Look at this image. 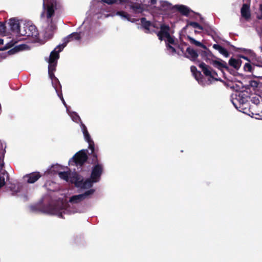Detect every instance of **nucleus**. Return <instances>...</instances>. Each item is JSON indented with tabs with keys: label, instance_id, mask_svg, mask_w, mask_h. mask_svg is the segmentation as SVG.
I'll list each match as a JSON object with an SVG mask.
<instances>
[{
	"label": "nucleus",
	"instance_id": "f257e3e1",
	"mask_svg": "<svg viewBox=\"0 0 262 262\" xmlns=\"http://www.w3.org/2000/svg\"><path fill=\"white\" fill-rule=\"evenodd\" d=\"M62 11H56L53 15L51 17L49 18L47 16L46 10L42 9V12L40 14V17L42 18L46 16L48 23V25L45 30V35L46 37L49 38H51L53 37L54 33L57 29L56 25L53 22V17L55 15H57V16L59 15Z\"/></svg>",
	"mask_w": 262,
	"mask_h": 262
},
{
	"label": "nucleus",
	"instance_id": "f03ea898",
	"mask_svg": "<svg viewBox=\"0 0 262 262\" xmlns=\"http://www.w3.org/2000/svg\"><path fill=\"white\" fill-rule=\"evenodd\" d=\"M88 149H81L77 152L69 160V164L82 167L88 160Z\"/></svg>",
	"mask_w": 262,
	"mask_h": 262
},
{
	"label": "nucleus",
	"instance_id": "7ed1b4c3",
	"mask_svg": "<svg viewBox=\"0 0 262 262\" xmlns=\"http://www.w3.org/2000/svg\"><path fill=\"white\" fill-rule=\"evenodd\" d=\"M187 39L190 41V42L191 44L194 45L197 47H201L206 50L205 51L199 50L198 52L199 54L201 56L202 58L206 62H208V60L209 59V58L210 57H215V56L212 54L211 52L208 49H207V47L202 43H201V42L195 40L193 38L189 35L187 36Z\"/></svg>",
	"mask_w": 262,
	"mask_h": 262
},
{
	"label": "nucleus",
	"instance_id": "20e7f679",
	"mask_svg": "<svg viewBox=\"0 0 262 262\" xmlns=\"http://www.w3.org/2000/svg\"><path fill=\"white\" fill-rule=\"evenodd\" d=\"M64 47H65L62 44L59 45L51 52L48 60V70L56 69L57 64V60L59 58V52H61Z\"/></svg>",
	"mask_w": 262,
	"mask_h": 262
},
{
	"label": "nucleus",
	"instance_id": "39448f33",
	"mask_svg": "<svg viewBox=\"0 0 262 262\" xmlns=\"http://www.w3.org/2000/svg\"><path fill=\"white\" fill-rule=\"evenodd\" d=\"M103 172V164H95L92 167L91 173V179L94 182H98L100 181L101 176Z\"/></svg>",
	"mask_w": 262,
	"mask_h": 262
},
{
	"label": "nucleus",
	"instance_id": "423d86ee",
	"mask_svg": "<svg viewBox=\"0 0 262 262\" xmlns=\"http://www.w3.org/2000/svg\"><path fill=\"white\" fill-rule=\"evenodd\" d=\"M95 189H91L83 193L73 195L70 198L69 202L73 204L78 203L85 199L89 198L95 192Z\"/></svg>",
	"mask_w": 262,
	"mask_h": 262
},
{
	"label": "nucleus",
	"instance_id": "0eeeda50",
	"mask_svg": "<svg viewBox=\"0 0 262 262\" xmlns=\"http://www.w3.org/2000/svg\"><path fill=\"white\" fill-rule=\"evenodd\" d=\"M24 30L20 33V35L27 37H36L38 35L37 28L34 25L25 24Z\"/></svg>",
	"mask_w": 262,
	"mask_h": 262
},
{
	"label": "nucleus",
	"instance_id": "6e6552de",
	"mask_svg": "<svg viewBox=\"0 0 262 262\" xmlns=\"http://www.w3.org/2000/svg\"><path fill=\"white\" fill-rule=\"evenodd\" d=\"M170 30V28L169 25L164 24H161L160 26V31L157 33L159 39L162 41L164 38L169 36Z\"/></svg>",
	"mask_w": 262,
	"mask_h": 262
},
{
	"label": "nucleus",
	"instance_id": "1a4fd4ad",
	"mask_svg": "<svg viewBox=\"0 0 262 262\" xmlns=\"http://www.w3.org/2000/svg\"><path fill=\"white\" fill-rule=\"evenodd\" d=\"M56 71V69L54 70H49L48 74L49 76L50 79L52 80V84L54 88L56 93L61 91V85L60 83V82L58 79L55 77L54 75V72Z\"/></svg>",
	"mask_w": 262,
	"mask_h": 262
},
{
	"label": "nucleus",
	"instance_id": "9d476101",
	"mask_svg": "<svg viewBox=\"0 0 262 262\" xmlns=\"http://www.w3.org/2000/svg\"><path fill=\"white\" fill-rule=\"evenodd\" d=\"M45 1L46 0H43L42 9L46 10L48 17H51L56 11H63V8L60 3L58 2L57 0H55V4L54 3L52 7V12H51V13L49 15L47 8L48 5L47 4H45Z\"/></svg>",
	"mask_w": 262,
	"mask_h": 262
},
{
	"label": "nucleus",
	"instance_id": "9b49d317",
	"mask_svg": "<svg viewBox=\"0 0 262 262\" xmlns=\"http://www.w3.org/2000/svg\"><path fill=\"white\" fill-rule=\"evenodd\" d=\"M199 67L202 69L204 74L206 76H209L212 78H214V76H217V73L214 71H212L211 67L206 65L204 62L199 64Z\"/></svg>",
	"mask_w": 262,
	"mask_h": 262
},
{
	"label": "nucleus",
	"instance_id": "f8f14e48",
	"mask_svg": "<svg viewBox=\"0 0 262 262\" xmlns=\"http://www.w3.org/2000/svg\"><path fill=\"white\" fill-rule=\"evenodd\" d=\"M91 150L90 153H88L89 154V163L91 164H93L95 165V164H100L99 163L98 158V149H96L95 146L93 147V149L92 148H89Z\"/></svg>",
	"mask_w": 262,
	"mask_h": 262
},
{
	"label": "nucleus",
	"instance_id": "ddd939ff",
	"mask_svg": "<svg viewBox=\"0 0 262 262\" xmlns=\"http://www.w3.org/2000/svg\"><path fill=\"white\" fill-rule=\"evenodd\" d=\"M41 177V174L39 172H33L25 175L24 178L27 179L28 183L32 184L36 182Z\"/></svg>",
	"mask_w": 262,
	"mask_h": 262
},
{
	"label": "nucleus",
	"instance_id": "4468645a",
	"mask_svg": "<svg viewBox=\"0 0 262 262\" xmlns=\"http://www.w3.org/2000/svg\"><path fill=\"white\" fill-rule=\"evenodd\" d=\"M184 56L194 61L198 57L199 54L197 51L188 47L186 49V52L184 53Z\"/></svg>",
	"mask_w": 262,
	"mask_h": 262
},
{
	"label": "nucleus",
	"instance_id": "2eb2a0df",
	"mask_svg": "<svg viewBox=\"0 0 262 262\" xmlns=\"http://www.w3.org/2000/svg\"><path fill=\"white\" fill-rule=\"evenodd\" d=\"M9 25L10 27V30L12 32H16L20 34L21 31L20 29L19 23L18 20L16 19L15 18H11L9 19Z\"/></svg>",
	"mask_w": 262,
	"mask_h": 262
},
{
	"label": "nucleus",
	"instance_id": "dca6fc26",
	"mask_svg": "<svg viewBox=\"0 0 262 262\" xmlns=\"http://www.w3.org/2000/svg\"><path fill=\"white\" fill-rule=\"evenodd\" d=\"M81 39V36L79 33L78 32H73L71 34L67 36L66 37L64 38L63 39V42L62 45L66 47L68 42L70 41L73 40L74 39L76 40H79Z\"/></svg>",
	"mask_w": 262,
	"mask_h": 262
},
{
	"label": "nucleus",
	"instance_id": "f3484780",
	"mask_svg": "<svg viewBox=\"0 0 262 262\" xmlns=\"http://www.w3.org/2000/svg\"><path fill=\"white\" fill-rule=\"evenodd\" d=\"M83 180V178L77 173H73L71 178V183L74 184L76 187L79 188L81 186Z\"/></svg>",
	"mask_w": 262,
	"mask_h": 262
},
{
	"label": "nucleus",
	"instance_id": "a211bd4d",
	"mask_svg": "<svg viewBox=\"0 0 262 262\" xmlns=\"http://www.w3.org/2000/svg\"><path fill=\"white\" fill-rule=\"evenodd\" d=\"M210 63L219 70H221L222 68H224L227 71H229L230 70V68L227 66V63L222 59H220V61L212 60Z\"/></svg>",
	"mask_w": 262,
	"mask_h": 262
},
{
	"label": "nucleus",
	"instance_id": "6ab92c4d",
	"mask_svg": "<svg viewBox=\"0 0 262 262\" xmlns=\"http://www.w3.org/2000/svg\"><path fill=\"white\" fill-rule=\"evenodd\" d=\"M241 15L245 19L248 20L251 17V13L249 6L246 4H244L241 10Z\"/></svg>",
	"mask_w": 262,
	"mask_h": 262
},
{
	"label": "nucleus",
	"instance_id": "aec40b11",
	"mask_svg": "<svg viewBox=\"0 0 262 262\" xmlns=\"http://www.w3.org/2000/svg\"><path fill=\"white\" fill-rule=\"evenodd\" d=\"M174 8L183 15L186 16H188L190 12L194 13L192 10H190L188 7L184 5H176Z\"/></svg>",
	"mask_w": 262,
	"mask_h": 262
},
{
	"label": "nucleus",
	"instance_id": "412c9836",
	"mask_svg": "<svg viewBox=\"0 0 262 262\" xmlns=\"http://www.w3.org/2000/svg\"><path fill=\"white\" fill-rule=\"evenodd\" d=\"M130 8L135 13H141L144 10V8L142 4L134 3L130 5Z\"/></svg>",
	"mask_w": 262,
	"mask_h": 262
},
{
	"label": "nucleus",
	"instance_id": "4be33fe9",
	"mask_svg": "<svg viewBox=\"0 0 262 262\" xmlns=\"http://www.w3.org/2000/svg\"><path fill=\"white\" fill-rule=\"evenodd\" d=\"M140 20H141L142 27L144 29L146 30L145 32L146 33H150V32L149 28L152 25L151 23L149 20H147L146 18L145 17H142L140 19Z\"/></svg>",
	"mask_w": 262,
	"mask_h": 262
},
{
	"label": "nucleus",
	"instance_id": "5701e85b",
	"mask_svg": "<svg viewBox=\"0 0 262 262\" xmlns=\"http://www.w3.org/2000/svg\"><path fill=\"white\" fill-rule=\"evenodd\" d=\"M213 49L219 51V52L225 57H228L229 56V54L228 51L220 45L214 44L213 45Z\"/></svg>",
	"mask_w": 262,
	"mask_h": 262
},
{
	"label": "nucleus",
	"instance_id": "b1692460",
	"mask_svg": "<svg viewBox=\"0 0 262 262\" xmlns=\"http://www.w3.org/2000/svg\"><path fill=\"white\" fill-rule=\"evenodd\" d=\"M95 183L93 180L91 179V177L86 179L85 181L83 180L81 186L80 187V188L88 189L93 186V183Z\"/></svg>",
	"mask_w": 262,
	"mask_h": 262
},
{
	"label": "nucleus",
	"instance_id": "393cba45",
	"mask_svg": "<svg viewBox=\"0 0 262 262\" xmlns=\"http://www.w3.org/2000/svg\"><path fill=\"white\" fill-rule=\"evenodd\" d=\"M173 9H175L174 6H172V5L166 1L162 2L161 3V6L160 9L162 11H167L171 10Z\"/></svg>",
	"mask_w": 262,
	"mask_h": 262
},
{
	"label": "nucleus",
	"instance_id": "a878e982",
	"mask_svg": "<svg viewBox=\"0 0 262 262\" xmlns=\"http://www.w3.org/2000/svg\"><path fill=\"white\" fill-rule=\"evenodd\" d=\"M9 179V175L7 171H4L0 174V189L5 185V179Z\"/></svg>",
	"mask_w": 262,
	"mask_h": 262
},
{
	"label": "nucleus",
	"instance_id": "bb28decb",
	"mask_svg": "<svg viewBox=\"0 0 262 262\" xmlns=\"http://www.w3.org/2000/svg\"><path fill=\"white\" fill-rule=\"evenodd\" d=\"M51 211L52 214H56L59 217L64 218L62 214L64 213L65 210L62 207L58 209L56 206H54Z\"/></svg>",
	"mask_w": 262,
	"mask_h": 262
},
{
	"label": "nucleus",
	"instance_id": "cd10ccee",
	"mask_svg": "<svg viewBox=\"0 0 262 262\" xmlns=\"http://www.w3.org/2000/svg\"><path fill=\"white\" fill-rule=\"evenodd\" d=\"M229 64L230 66L233 67L235 69L238 70L241 65V61L239 59L231 58L229 59Z\"/></svg>",
	"mask_w": 262,
	"mask_h": 262
},
{
	"label": "nucleus",
	"instance_id": "c85d7f7f",
	"mask_svg": "<svg viewBox=\"0 0 262 262\" xmlns=\"http://www.w3.org/2000/svg\"><path fill=\"white\" fill-rule=\"evenodd\" d=\"M84 137L85 140L89 143V148H92L93 149V147L95 146V144L93 140L91 139L90 134L86 135Z\"/></svg>",
	"mask_w": 262,
	"mask_h": 262
},
{
	"label": "nucleus",
	"instance_id": "c756f323",
	"mask_svg": "<svg viewBox=\"0 0 262 262\" xmlns=\"http://www.w3.org/2000/svg\"><path fill=\"white\" fill-rule=\"evenodd\" d=\"M45 4H47L48 5V12L49 13V15L51 13L52 11V7L53 6V3H54L55 4V0H46Z\"/></svg>",
	"mask_w": 262,
	"mask_h": 262
},
{
	"label": "nucleus",
	"instance_id": "7c9ffc66",
	"mask_svg": "<svg viewBox=\"0 0 262 262\" xmlns=\"http://www.w3.org/2000/svg\"><path fill=\"white\" fill-rule=\"evenodd\" d=\"M187 26H190L193 27L194 28H197L200 30H203V27L200 25L199 23L194 21H189L187 23Z\"/></svg>",
	"mask_w": 262,
	"mask_h": 262
},
{
	"label": "nucleus",
	"instance_id": "2f4dec72",
	"mask_svg": "<svg viewBox=\"0 0 262 262\" xmlns=\"http://www.w3.org/2000/svg\"><path fill=\"white\" fill-rule=\"evenodd\" d=\"M69 173L67 171L59 172L58 173L59 177L61 179L68 181L69 180Z\"/></svg>",
	"mask_w": 262,
	"mask_h": 262
},
{
	"label": "nucleus",
	"instance_id": "473e14b6",
	"mask_svg": "<svg viewBox=\"0 0 262 262\" xmlns=\"http://www.w3.org/2000/svg\"><path fill=\"white\" fill-rule=\"evenodd\" d=\"M14 43L15 42L12 40L7 43L4 47L0 48V51H5L11 48L14 45Z\"/></svg>",
	"mask_w": 262,
	"mask_h": 262
},
{
	"label": "nucleus",
	"instance_id": "72a5a7b5",
	"mask_svg": "<svg viewBox=\"0 0 262 262\" xmlns=\"http://www.w3.org/2000/svg\"><path fill=\"white\" fill-rule=\"evenodd\" d=\"M117 14L124 18L127 19V20L129 19V15L125 11H118L117 12Z\"/></svg>",
	"mask_w": 262,
	"mask_h": 262
},
{
	"label": "nucleus",
	"instance_id": "f704fd0d",
	"mask_svg": "<svg viewBox=\"0 0 262 262\" xmlns=\"http://www.w3.org/2000/svg\"><path fill=\"white\" fill-rule=\"evenodd\" d=\"M195 79L200 82V80H202L203 79V76L201 72L200 71H198L196 73H195L194 75H193Z\"/></svg>",
	"mask_w": 262,
	"mask_h": 262
},
{
	"label": "nucleus",
	"instance_id": "c9c22d12",
	"mask_svg": "<svg viewBox=\"0 0 262 262\" xmlns=\"http://www.w3.org/2000/svg\"><path fill=\"white\" fill-rule=\"evenodd\" d=\"M167 39L166 41H167V42L166 43V44H172V45H176V43H175V41H174V38L173 37L171 36L170 35V34L169 35V36L167 37L166 38Z\"/></svg>",
	"mask_w": 262,
	"mask_h": 262
},
{
	"label": "nucleus",
	"instance_id": "e433bc0d",
	"mask_svg": "<svg viewBox=\"0 0 262 262\" xmlns=\"http://www.w3.org/2000/svg\"><path fill=\"white\" fill-rule=\"evenodd\" d=\"M244 69L245 71L250 72H251L252 71V66L249 63H246Z\"/></svg>",
	"mask_w": 262,
	"mask_h": 262
},
{
	"label": "nucleus",
	"instance_id": "4c0bfd02",
	"mask_svg": "<svg viewBox=\"0 0 262 262\" xmlns=\"http://www.w3.org/2000/svg\"><path fill=\"white\" fill-rule=\"evenodd\" d=\"M17 47H16V46L14 47L13 48L10 49V50H9L7 52L8 54V55H13L14 54H16V53H17L18 51V50L17 49Z\"/></svg>",
	"mask_w": 262,
	"mask_h": 262
},
{
	"label": "nucleus",
	"instance_id": "58836bf2",
	"mask_svg": "<svg viewBox=\"0 0 262 262\" xmlns=\"http://www.w3.org/2000/svg\"><path fill=\"white\" fill-rule=\"evenodd\" d=\"M259 83L255 80H251L250 81V85L253 88H257Z\"/></svg>",
	"mask_w": 262,
	"mask_h": 262
},
{
	"label": "nucleus",
	"instance_id": "ea45409f",
	"mask_svg": "<svg viewBox=\"0 0 262 262\" xmlns=\"http://www.w3.org/2000/svg\"><path fill=\"white\" fill-rule=\"evenodd\" d=\"M102 2H103L104 3H106L108 5H113L114 4H115L117 0H101Z\"/></svg>",
	"mask_w": 262,
	"mask_h": 262
},
{
	"label": "nucleus",
	"instance_id": "a19ab883",
	"mask_svg": "<svg viewBox=\"0 0 262 262\" xmlns=\"http://www.w3.org/2000/svg\"><path fill=\"white\" fill-rule=\"evenodd\" d=\"M6 27L5 24L0 22V32H5L6 31Z\"/></svg>",
	"mask_w": 262,
	"mask_h": 262
},
{
	"label": "nucleus",
	"instance_id": "79ce46f5",
	"mask_svg": "<svg viewBox=\"0 0 262 262\" xmlns=\"http://www.w3.org/2000/svg\"><path fill=\"white\" fill-rule=\"evenodd\" d=\"M57 95L58 96V97L60 98V99L61 100L63 104L64 105H66V102L63 99V96H62V92H61V91H59V92H57Z\"/></svg>",
	"mask_w": 262,
	"mask_h": 262
},
{
	"label": "nucleus",
	"instance_id": "37998d69",
	"mask_svg": "<svg viewBox=\"0 0 262 262\" xmlns=\"http://www.w3.org/2000/svg\"><path fill=\"white\" fill-rule=\"evenodd\" d=\"M27 46L25 44H22L18 46H16V47H17V49L18 50V51H20L25 50Z\"/></svg>",
	"mask_w": 262,
	"mask_h": 262
},
{
	"label": "nucleus",
	"instance_id": "c03bdc74",
	"mask_svg": "<svg viewBox=\"0 0 262 262\" xmlns=\"http://www.w3.org/2000/svg\"><path fill=\"white\" fill-rule=\"evenodd\" d=\"M166 47L168 49L171 50L172 53H175L176 52V49L174 47H173L172 46H171L170 45L167 44Z\"/></svg>",
	"mask_w": 262,
	"mask_h": 262
},
{
	"label": "nucleus",
	"instance_id": "a18cd8bd",
	"mask_svg": "<svg viewBox=\"0 0 262 262\" xmlns=\"http://www.w3.org/2000/svg\"><path fill=\"white\" fill-rule=\"evenodd\" d=\"M190 70L193 75H194L195 73H196V72H198L199 71H198L196 67H195L194 66H191Z\"/></svg>",
	"mask_w": 262,
	"mask_h": 262
},
{
	"label": "nucleus",
	"instance_id": "49530a36",
	"mask_svg": "<svg viewBox=\"0 0 262 262\" xmlns=\"http://www.w3.org/2000/svg\"><path fill=\"white\" fill-rule=\"evenodd\" d=\"M81 126H82V130L83 132L87 130L86 127L85 126L84 124H82V123H81Z\"/></svg>",
	"mask_w": 262,
	"mask_h": 262
},
{
	"label": "nucleus",
	"instance_id": "de8ad7c7",
	"mask_svg": "<svg viewBox=\"0 0 262 262\" xmlns=\"http://www.w3.org/2000/svg\"><path fill=\"white\" fill-rule=\"evenodd\" d=\"M231 47L233 49V50H234V51H238L239 50H242V49H240V48H236L235 47H234V46H233V45H231Z\"/></svg>",
	"mask_w": 262,
	"mask_h": 262
},
{
	"label": "nucleus",
	"instance_id": "09e8293b",
	"mask_svg": "<svg viewBox=\"0 0 262 262\" xmlns=\"http://www.w3.org/2000/svg\"><path fill=\"white\" fill-rule=\"evenodd\" d=\"M178 48L181 51V52L183 53H184V49L183 47H182L181 46H178Z\"/></svg>",
	"mask_w": 262,
	"mask_h": 262
},
{
	"label": "nucleus",
	"instance_id": "8fccbe9b",
	"mask_svg": "<svg viewBox=\"0 0 262 262\" xmlns=\"http://www.w3.org/2000/svg\"><path fill=\"white\" fill-rule=\"evenodd\" d=\"M195 14H196V15H198V16H199L201 21H203V20H204V18H203V17L201 15H200V14H199V13H195Z\"/></svg>",
	"mask_w": 262,
	"mask_h": 262
},
{
	"label": "nucleus",
	"instance_id": "3c124183",
	"mask_svg": "<svg viewBox=\"0 0 262 262\" xmlns=\"http://www.w3.org/2000/svg\"><path fill=\"white\" fill-rule=\"evenodd\" d=\"M195 14H196V15H198V16H199L201 21H203V20H204V18H203V17L201 15H200V14H199V13H195Z\"/></svg>",
	"mask_w": 262,
	"mask_h": 262
},
{
	"label": "nucleus",
	"instance_id": "603ef678",
	"mask_svg": "<svg viewBox=\"0 0 262 262\" xmlns=\"http://www.w3.org/2000/svg\"><path fill=\"white\" fill-rule=\"evenodd\" d=\"M150 2L152 5H155L157 3V0H150Z\"/></svg>",
	"mask_w": 262,
	"mask_h": 262
},
{
	"label": "nucleus",
	"instance_id": "864d4df0",
	"mask_svg": "<svg viewBox=\"0 0 262 262\" xmlns=\"http://www.w3.org/2000/svg\"><path fill=\"white\" fill-rule=\"evenodd\" d=\"M83 134L84 136H85L86 135L89 134L88 130H86L83 132Z\"/></svg>",
	"mask_w": 262,
	"mask_h": 262
},
{
	"label": "nucleus",
	"instance_id": "5fc2aeb1",
	"mask_svg": "<svg viewBox=\"0 0 262 262\" xmlns=\"http://www.w3.org/2000/svg\"><path fill=\"white\" fill-rule=\"evenodd\" d=\"M241 57L243 58V59H245V60H247L249 61V59H248V57H247L246 56H242Z\"/></svg>",
	"mask_w": 262,
	"mask_h": 262
},
{
	"label": "nucleus",
	"instance_id": "6e6d98bb",
	"mask_svg": "<svg viewBox=\"0 0 262 262\" xmlns=\"http://www.w3.org/2000/svg\"><path fill=\"white\" fill-rule=\"evenodd\" d=\"M260 10L261 11V18L262 19V4L260 5Z\"/></svg>",
	"mask_w": 262,
	"mask_h": 262
},
{
	"label": "nucleus",
	"instance_id": "4d7b16f0",
	"mask_svg": "<svg viewBox=\"0 0 262 262\" xmlns=\"http://www.w3.org/2000/svg\"><path fill=\"white\" fill-rule=\"evenodd\" d=\"M4 43V40L3 39L0 38V45H3Z\"/></svg>",
	"mask_w": 262,
	"mask_h": 262
},
{
	"label": "nucleus",
	"instance_id": "13d9d810",
	"mask_svg": "<svg viewBox=\"0 0 262 262\" xmlns=\"http://www.w3.org/2000/svg\"><path fill=\"white\" fill-rule=\"evenodd\" d=\"M126 1H127V0H120V2L121 3H126Z\"/></svg>",
	"mask_w": 262,
	"mask_h": 262
},
{
	"label": "nucleus",
	"instance_id": "bf43d9fd",
	"mask_svg": "<svg viewBox=\"0 0 262 262\" xmlns=\"http://www.w3.org/2000/svg\"><path fill=\"white\" fill-rule=\"evenodd\" d=\"M240 103H241L242 104H244V100L243 99H241V101H240Z\"/></svg>",
	"mask_w": 262,
	"mask_h": 262
},
{
	"label": "nucleus",
	"instance_id": "052dcab7",
	"mask_svg": "<svg viewBox=\"0 0 262 262\" xmlns=\"http://www.w3.org/2000/svg\"><path fill=\"white\" fill-rule=\"evenodd\" d=\"M232 71L233 72V70L232 69H231L230 68V70H229V71H228V72H230V73H232Z\"/></svg>",
	"mask_w": 262,
	"mask_h": 262
},
{
	"label": "nucleus",
	"instance_id": "680f3d73",
	"mask_svg": "<svg viewBox=\"0 0 262 262\" xmlns=\"http://www.w3.org/2000/svg\"><path fill=\"white\" fill-rule=\"evenodd\" d=\"M233 105H234V106H235V107L237 109V108H238V107H237V106L236 105V104H235V103H234V102H233Z\"/></svg>",
	"mask_w": 262,
	"mask_h": 262
},
{
	"label": "nucleus",
	"instance_id": "e2e57ef3",
	"mask_svg": "<svg viewBox=\"0 0 262 262\" xmlns=\"http://www.w3.org/2000/svg\"><path fill=\"white\" fill-rule=\"evenodd\" d=\"M76 117L78 118V119L79 120H80V118L79 116H78L77 114H76Z\"/></svg>",
	"mask_w": 262,
	"mask_h": 262
},
{
	"label": "nucleus",
	"instance_id": "0e129e2a",
	"mask_svg": "<svg viewBox=\"0 0 262 262\" xmlns=\"http://www.w3.org/2000/svg\"><path fill=\"white\" fill-rule=\"evenodd\" d=\"M183 44H184V45H185V46H186V45H187V43H186V42H183Z\"/></svg>",
	"mask_w": 262,
	"mask_h": 262
},
{
	"label": "nucleus",
	"instance_id": "69168bd1",
	"mask_svg": "<svg viewBox=\"0 0 262 262\" xmlns=\"http://www.w3.org/2000/svg\"><path fill=\"white\" fill-rule=\"evenodd\" d=\"M243 50L244 51H246L247 50H246L245 49H243Z\"/></svg>",
	"mask_w": 262,
	"mask_h": 262
},
{
	"label": "nucleus",
	"instance_id": "338daca9",
	"mask_svg": "<svg viewBox=\"0 0 262 262\" xmlns=\"http://www.w3.org/2000/svg\"><path fill=\"white\" fill-rule=\"evenodd\" d=\"M195 33H198V32L197 31H195Z\"/></svg>",
	"mask_w": 262,
	"mask_h": 262
}]
</instances>
